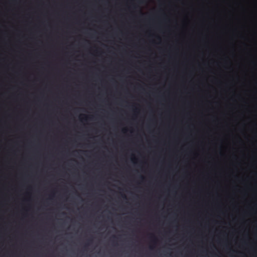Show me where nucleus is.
I'll list each match as a JSON object with an SVG mask.
<instances>
[{"label": "nucleus", "instance_id": "obj_1", "mask_svg": "<svg viewBox=\"0 0 257 257\" xmlns=\"http://www.w3.org/2000/svg\"><path fill=\"white\" fill-rule=\"evenodd\" d=\"M122 196L123 198H125V197H126L125 195H124V194H122Z\"/></svg>", "mask_w": 257, "mask_h": 257}, {"label": "nucleus", "instance_id": "obj_2", "mask_svg": "<svg viewBox=\"0 0 257 257\" xmlns=\"http://www.w3.org/2000/svg\"><path fill=\"white\" fill-rule=\"evenodd\" d=\"M141 179H144V177L142 176Z\"/></svg>", "mask_w": 257, "mask_h": 257}]
</instances>
